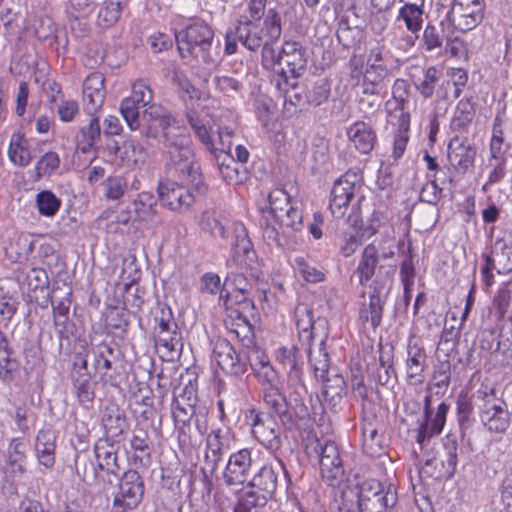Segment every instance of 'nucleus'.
Listing matches in <instances>:
<instances>
[{"label":"nucleus","mask_w":512,"mask_h":512,"mask_svg":"<svg viewBox=\"0 0 512 512\" xmlns=\"http://www.w3.org/2000/svg\"><path fill=\"white\" fill-rule=\"evenodd\" d=\"M142 118L146 123L141 130L144 137L156 139L161 130L167 165L187 176L188 183L197 191H204L202 172L195 159L192 140L171 113L163 106L152 103L145 108Z\"/></svg>","instance_id":"1"},{"label":"nucleus","mask_w":512,"mask_h":512,"mask_svg":"<svg viewBox=\"0 0 512 512\" xmlns=\"http://www.w3.org/2000/svg\"><path fill=\"white\" fill-rule=\"evenodd\" d=\"M232 232L235 241L232 243L231 258L227 260L229 271L225 284L230 283L237 291L236 298L242 305L243 312H253L256 292H260L257 255L242 223H234Z\"/></svg>","instance_id":"2"},{"label":"nucleus","mask_w":512,"mask_h":512,"mask_svg":"<svg viewBox=\"0 0 512 512\" xmlns=\"http://www.w3.org/2000/svg\"><path fill=\"white\" fill-rule=\"evenodd\" d=\"M268 208L262 210L260 222L263 237L268 245L282 246V240L303 228V216L286 190L276 188L268 195Z\"/></svg>","instance_id":"3"},{"label":"nucleus","mask_w":512,"mask_h":512,"mask_svg":"<svg viewBox=\"0 0 512 512\" xmlns=\"http://www.w3.org/2000/svg\"><path fill=\"white\" fill-rule=\"evenodd\" d=\"M177 48L182 59L193 58L208 67L215 66L219 53L213 46L214 31L204 22L196 21L176 32Z\"/></svg>","instance_id":"4"},{"label":"nucleus","mask_w":512,"mask_h":512,"mask_svg":"<svg viewBox=\"0 0 512 512\" xmlns=\"http://www.w3.org/2000/svg\"><path fill=\"white\" fill-rule=\"evenodd\" d=\"M295 324L298 330V343L294 352H323L328 335V322L321 315H316L312 306L298 303L294 310Z\"/></svg>","instance_id":"5"},{"label":"nucleus","mask_w":512,"mask_h":512,"mask_svg":"<svg viewBox=\"0 0 512 512\" xmlns=\"http://www.w3.org/2000/svg\"><path fill=\"white\" fill-rule=\"evenodd\" d=\"M166 167L170 171L176 173L183 182V184H179L171 180L159 182L157 187V193L162 205L174 212L181 213L189 210V208L195 202V196L193 194V191L197 192L200 195L206 193L207 185L205 181H203L205 185V190L202 192L197 191L194 187H192V185L188 183L187 176H183L182 174H180V172L176 171L174 168L169 167L167 164ZM202 180H204L203 177Z\"/></svg>","instance_id":"6"},{"label":"nucleus","mask_w":512,"mask_h":512,"mask_svg":"<svg viewBox=\"0 0 512 512\" xmlns=\"http://www.w3.org/2000/svg\"><path fill=\"white\" fill-rule=\"evenodd\" d=\"M319 458L320 473L330 486H338L345 477V468L339 446L332 440L315 439L308 449Z\"/></svg>","instance_id":"7"},{"label":"nucleus","mask_w":512,"mask_h":512,"mask_svg":"<svg viewBox=\"0 0 512 512\" xmlns=\"http://www.w3.org/2000/svg\"><path fill=\"white\" fill-rule=\"evenodd\" d=\"M348 499L357 498L356 505L363 512H384L396 503V492L388 489L385 493L377 480H367L357 485L356 492H346Z\"/></svg>","instance_id":"8"},{"label":"nucleus","mask_w":512,"mask_h":512,"mask_svg":"<svg viewBox=\"0 0 512 512\" xmlns=\"http://www.w3.org/2000/svg\"><path fill=\"white\" fill-rule=\"evenodd\" d=\"M153 92L145 80H137L132 85L130 97L125 98L120 106V112L131 130L140 128L139 108L149 106Z\"/></svg>","instance_id":"9"},{"label":"nucleus","mask_w":512,"mask_h":512,"mask_svg":"<svg viewBox=\"0 0 512 512\" xmlns=\"http://www.w3.org/2000/svg\"><path fill=\"white\" fill-rule=\"evenodd\" d=\"M482 19L483 5L480 0H455L446 15V20L461 32L474 29Z\"/></svg>","instance_id":"10"},{"label":"nucleus","mask_w":512,"mask_h":512,"mask_svg":"<svg viewBox=\"0 0 512 512\" xmlns=\"http://www.w3.org/2000/svg\"><path fill=\"white\" fill-rule=\"evenodd\" d=\"M26 445L20 438L10 440L6 451L0 453V471L7 481H19L26 473Z\"/></svg>","instance_id":"11"},{"label":"nucleus","mask_w":512,"mask_h":512,"mask_svg":"<svg viewBox=\"0 0 512 512\" xmlns=\"http://www.w3.org/2000/svg\"><path fill=\"white\" fill-rule=\"evenodd\" d=\"M359 188L360 181L356 173H345L334 182L329 201V210L333 217L339 219L345 215Z\"/></svg>","instance_id":"12"},{"label":"nucleus","mask_w":512,"mask_h":512,"mask_svg":"<svg viewBox=\"0 0 512 512\" xmlns=\"http://www.w3.org/2000/svg\"><path fill=\"white\" fill-rule=\"evenodd\" d=\"M254 464L251 449L243 448L231 453L223 472L225 484L237 488L246 483L252 475Z\"/></svg>","instance_id":"13"},{"label":"nucleus","mask_w":512,"mask_h":512,"mask_svg":"<svg viewBox=\"0 0 512 512\" xmlns=\"http://www.w3.org/2000/svg\"><path fill=\"white\" fill-rule=\"evenodd\" d=\"M480 419L491 432L504 433L510 426V416L504 401L493 393L486 394L480 407Z\"/></svg>","instance_id":"14"},{"label":"nucleus","mask_w":512,"mask_h":512,"mask_svg":"<svg viewBox=\"0 0 512 512\" xmlns=\"http://www.w3.org/2000/svg\"><path fill=\"white\" fill-rule=\"evenodd\" d=\"M280 68L275 76L283 74L292 79L300 78L307 68L306 49L297 41H285L281 47Z\"/></svg>","instance_id":"15"},{"label":"nucleus","mask_w":512,"mask_h":512,"mask_svg":"<svg viewBox=\"0 0 512 512\" xmlns=\"http://www.w3.org/2000/svg\"><path fill=\"white\" fill-rule=\"evenodd\" d=\"M252 433L254 437L263 445L267 450L275 452L281 445L280 429L269 415L250 411Z\"/></svg>","instance_id":"16"},{"label":"nucleus","mask_w":512,"mask_h":512,"mask_svg":"<svg viewBox=\"0 0 512 512\" xmlns=\"http://www.w3.org/2000/svg\"><path fill=\"white\" fill-rule=\"evenodd\" d=\"M144 495V481L136 470H128L120 478L114 500L128 509H136Z\"/></svg>","instance_id":"17"},{"label":"nucleus","mask_w":512,"mask_h":512,"mask_svg":"<svg viewBox=\"0 0 512 512\" xmlns=\"http://www.w3.org/2000/svg\"><path fill=\"white\" fill-rule=\"evenodd\" d=\"M448 161L455 171L465 173L474 166L476 148L470 144L467 138L455 135L448 143Z\"/></svg>","instance_id":"18"},{"label":"nucleus","mask_w":512,"mask_h":512,"mask_svg":"<svg viewBox=\"0 0 512 512\" xmlns=\"http://www.w3.org/2000/svg\"><path fill=\"white\" fill-rule=\"evenodd\" d=\"M370 289L369 303L368 305H362L360 319L363 322H370L371 326L375 329L381 324L385 299L388 293L384 292L383 285L377 280L372 281Z\"/></svg>","instance_id":"19"},{"label":"nucleus","mask_w":512,"mask_h":512,"mask_svg":"<svg viewBox=\"0 0 512 512\" xmlns=\"http://www.w3.org/2000/svg\"><path fill=\"white\" fill-rule=\"evenodd\" d=\"M105 100L104 77L101 73L90 74L83 83V103L88 114H95Z\"/></svg>","instance_id":"20"},{"label":"nucleus","mask_w":512,"mask_h":512,"mask_svg":"<svg viewBox=\"0 0 512 512\" xmlns=\"http://www.w3.org/2000/svg\"><path fill=\"white\" fill-rule=\"evenodd\" d=\"M94 454L98 468L106 472L107 482L112 484L111 476L118 478L120 471L116 446L108 440L99 439L95 443Z\"/></svg>","instance_id":"21"},{"label":"nucleus","mask_w":512,"mask_h":512,"mask_svg":"<svg viewBox=\"0 0 512 512\" xmlns=\"http://www.w3.org/2000/svg\"><path fill=\"white\" fill-rule=\"evenodd\" d=\"M428 403H429V397H426V404H425V421L420 425L418 435H417V442L420 445H423L426 440H429L430 438L439 435L445 425L446 422V415L449 409V406L442 402L438 405L437 411L433 418H431V412L428 409Z\"/></svg>","instance_id":"22"},{"label":"nucleus","mask_w":512,"mask_h":512,"mask_svg":"<svg viewBox=\"0 0 512 512\" xmlns=\"http://www.w3.org/2000/svg\"><path fill=\"white\" fill-rule=\"evenodd\" d=\"M227 433L221 428L213 429L206 437L205 463L214 471L223 455L229 450Z\"/></svg>","instance_id":"23"},{"label":"nucleus","mask_w":512,"mask_h":512,"mask_svg":"<svg viewBox=\"0 0 512 512\" xmlns=\"http://www.w3.org/2000/svg\"><path fill=\"white\" fill-rule=\"evenodd\" d=\"M272 83L283 94L285 104L289 103L295 107L308 105L307 93L300 88L297 79L286 77L282 73L280 76H273Z\"/></svg>","instance_id":"24"},{"label":"nucleus","mask_w":512,"mask_h":512,"mask_svg":"<svg viewBox=\"0 0 512 512\" xmlns=\"http://www.w3.org/2000/svg\"><path fill=\"white\" fill-rule=\"evenodd\" d=\"M220 213L215 210H206L201 217V229L208 232L214 238L228 240L231 237V244L235 241L232 226Z\"/></svg>","instance_id":"25"},{"label":"nucleus","mask_w":512,"mask_h":512,"mask_svg":"<svg viewBox=\"0 0 512 512\" xmlns=\"http://www.w3.org/2000/svg\"><path fill=\"white\" fill-rule=\"evenodd\" d=\"M254 22L249 20L247 16H241L236 27L239 41L251 51L259 49L266 40L263 30Z\"/></svg>","instance_id":"26"},{"label":"nucleus","mask_w":512,"mask_h":512,"mask_svg":"<svg viewBox=\"0 0 512 512\" xmlns=\"http://www.w3.org/2000/svg\"><path fill=\"white\" fill-rule=\"evenodd\" d=\"M323 388L322 393L324 402L334 412L341 408L344 395H346V384L343 376L334 371L332 376L322 380Z\"/></svg>","instance_id":"27"},{"label":"nucleus","mask_w":512,"mask_h":512,"mask_svg":"<svg viewBox=\"0 0 512 512\" xmlns=\"http://www.w3.org/2000/svg\"><path fill=\"white\" fill-rule=\"evenodd\" d=\"M89 115L90 118L88 123L81 126L76 134L77 149L82 153H88L92 150L97 151V143L101 139L99 118L94 114Z\"/></svg>","instance_id":"28"},{"label":"nucleus","mask_w":512,"mask_h":512,"mask_svg":"<svg viewBox=\"0 0 512 512\" xmlns=\"http://www.w3.org/2000/svg\"><path fill=\"white\" fill-rule=\"evenodd\" d=\"M347 136L354 147L363 154H368L374 148L376 134L370 125L358 121L347 129Z\"/></svg>","instance_id":"29"},{"label":"nucleus","mask_w":512,"mask_h":512,"mask_svg":"<svg viewBox=\"0 0 512 512\" xmlns=\"http://www.w3.org/2000/svg\"><path fill=\"white\" fill-rule=\"evenodd\" d=\"M406 83L403 80H396L393 86V96L396 100L394 111L390 114L391 121L397 120L398 131L401 133H408L410 126V114L405 111L404 94Z\"/></svg>","instance_id":"30"},{"label":"nucleus","mask_w":512,"mask_h":512,"mask_svg":"<svg viewBox=\"0 0 512 512\" xmlns=\"http://www.w3.org/2000/svg\"><path fill=\"white\" fill-rule=\"evenodd\" d=\"M251 488L258 489L262 496L268 500L277 488V475L271 466L264 465L247 481Z\"/></svg>","instance_id":"31"},{"label":"nucleus","mask_w":512,"mask_h":512,"mask_svg":"<svg viewBox=\"0 0 512 512\" xmlns=\"http://www.w3.org/2000/svg\"><path fill=\"white\" fill-rule=\"evenodd\" d=\"M380 256L375 245H367L361 254L355 273L358 275L359 283L366 284L372 279L378 267Z\"/></svg>","instance_id":"32"},{"label":"nucleus","mask_w":512,"mask_h":512,"mask_svg":"<svg viewBox=\"0 0 512 512\" xmlns=\"http://www.w3.org/2000/svg\"><path fill=\"white\" fill-rule=\"evenodd\" d=\"M55 435L51 430H41L36 436V455L41 465L53 467L55 463Z\"/></svg>","instance_id":"33"},{"label":"nucleus","mask_w":512,"mask_h":512,"mask_svg":"<svg viewBox=\"0 0 512 512\" xmlns=\"http://www.w3.org/2000/svg\"><path fill=\"white\" fill-rule=\"evenodd\" d=\"M263 401L272 413L276 414L283 423L290 420L286 397L281 393L278 384L263 388Z\"/></svg>","instance_id":"34"},{"label":"nucleus","mask_w":512,"mask_h":512,"mask_svg":"<svg viewBox=\"0 0 512 512\" xmlns=\"http://www.w3.org/2000/svg\"><path fill=\"white\" fill-rule=\"evenodd\" d=\"M474 117V104L469 99H461L455 108L450 128L456 133H466Z\"/></svg>","instance_id":"35"},{"label":"nucleus","mask_w":512,"mask_h":512,"mask_svg":"<svg viewBox=\"0 0 512 512\" xmlns=\"http://www.w3.org/2000/svg\"><path fill=\"white\" fill-rule=\"evenodd\" d=\"M423 7L424 3L421 0L419 2H407L403 7L400 8L398 14V20H403L406 26V29L412 34H416L421 30L422 22H423Z\"/></svg>","instance_id":"36"},{"label":"nucleus","mask_w":512,"mask_h":512,"mask_svg":"<svg viewBox=\"0 0 512 512\" xmlns=\"http://www.w3.org/2000/svg\"><path fill=\"white\" fill-rule=\"evenodd\" d=\"M154 345L156 350L164 349L168 352H183L184 347L178 327L154 330Z\"/></svg>","instance_id":"37"},{"label":"nucleus","mask_w":512,"mask_h":512,"mask_svg":"<svg viewBox=\"0 0 512 512\" xmlns=\"http://www.w3.org/2000/svg\"><path fill=\"white\" fill-rule=\"evenodd\" d=\"M101 186L107 200L117 201L129 191V177L121 174L110 175L102 182Z\"/></svg>","instance_id":"38"},{"label":"nucleus","mask_w":512,"mask_h":512,"mask_svg":"<svg viewBox=\"0 0 512 512\" xmlns=\"http://www.w3.org/2000/svg\"><path fill=\"white\" fill-rule=\"evenodd\" d=\"M8 156L12 163L20 167H25L30 163L31 155L28 148V141L22 134L14 133L11 136Z\"/></svg>","instance_id":"39"},{"label":"nucleus","mask_w":512,"mask_h":512,"mask_svg":"<svg viewBox=\"0 0 512 512\" xmlns=\"http://www.w3.org/2000/svg\"><path fill=\"white\" fill-rule=\"evenodd\" d=\"M102 423L106 432L112 437L122 434L127 426L124 412L116 406H110L105 409Z\"/></svg>","instance_id":"40"},{"label":"nucleus","mask_w":512,"mask_h":512,"mask_svg":"<svg viewBox=\"0 0 512 512\" xmlns=\"http://www.w3.org/2000/svg\"><path fill=\"white\" fill-rule=\"evenodd\" d=\"M493 306L496 309L499 321L507 318L512 321V285L505 284L498 289L494 298Z\"/></svg>","instance_id":"41"},{"label":"nucleus","mask_w":512,"mask_h":512,"mask_svg":"<svg viewBox=\"0 0 512 512\" xmlns=\"http://www.w3.org/2000/svg\"><path fill=\"white\" fill-rule=\"evenodd\" d=\"M248 354H216L219 367L227 374L239 375L246 369Z\"/></svg>","instance_id":"42"},{"label":"nucleus","mask_w":512,"mask_h":512,"mask_svg":"<svg viewBox=\"0 0 512 512\" xmlns=\"http://www.w3.org/2000/svg\"><path fill=\"white\" fill-rule=\"evenodd\" d=\"M123 9L122 0H106L104 1L99 13L98 22L103 27H110L117 23L120 19Z\"/></svg>","instance_id":"43"},{"label":"nucleus","mask_w":512,"mask_h":512,"mask_svg":"<svg viewBox=\"0 0 512 512\" xmlns=\"http://www.w3.org/2000/svg\"><path fill=\"white\" fill-rule=\"evenodd\" d=\"M440 74L435 67H429L423 71L422 77L413 76L414 85L423 97L429 98L433 95Z\"/></svg>","instance_id":"44"},{"label":"nucleus","mask_w":512,"mask_h":512,"mask_svg":"<svg viewBox=\"0 0 512 512\" xmlns=\"http://www.w3.org/2000/svg\"><path fill=\"white\" fill-rule=\"evenodd\" d=\"M156 198L151 192H141L133 201L134 212L140 220L156 215Z\"/></svg>","instance_id":"45"},{"label":"nucleus","mask_w":512,"mask_h":512,"mask_svg":"<svg viewBox=\"0 0 512 512\" xmlns=\"http://www.w3.org/2000/svg\"><path fill=\"white\" fill-rule=\"evenodd\" d=\"M36 206L40 215L53 217L60 209L61 200L52 191L43 190L36 195Z\"/></svg>","instance_id":"46"},{"label":"nucleus","mask_w":512,"mask_h":512,"mask_svg":"<svg viewBox=\"0 0 512 512\" xmlns=\"http://www.w3.org/2000/svg\"><path fill=\"white\" fill-rule=\"evenodd\" d=\"M263 30L266 40L278 41L282 34V21L280 14L273 8L264 14Z\"/></svg>","instance_id":"47"},{"label":"nucleus","mask_w":512,"mask_h":512,"mask_svg":"<svg viewBox=\"0 0 512 512\" xmlns=\"http://www.w3.org/2000/svg\"><path fill=\"white\" fill-rule=\"evenodd\" d=\"M277 41L265 40L261 46V65L263 69L273 71L276 75L280 68L281 49H276L274 44Z\"/></svg>","instance_id":"48"},{"label":"nucleus","mask_w":512,"mask_h":512,"mask_svg":"<svg viewBox=\"0 0 512 512\" xmlns=\"http://www.w3.org/2000/svg\"><path fill=\"white\" fill-rule=\"evenodd\" d=\"M195 413L194 406L191 404L183 405L179 398H176L173 407L172 414L175 422V427L180 434H185V428L189 426L190 421Z\"/></svg>","instance_id":"49"},{"label":"nucleus","mask_w":512,"mask_h":512,"mask_svg":"<svg viewBox=\"0 0 512 512\" xmlns=\"http://www.w3.org/2000/svg\"><path fill=\"white\" fill-rule=\"evenodd\" d=\"M267 503L265 496L259 492L249 490L242 493L234 506V512H251L252 509L263 507Z\"/></svg>","instance_id":"50"},{"label":"nucleus","mask_w":512,"mask_h":512,"mask_svg":"<svg viewBox=\"0 0 512 512\" xmlns=\"http://www.w3.org/2000/svg\"><path fill=\"white\" fill-rule=\"evenodd\" d=\"M95 382L90 378L89 374L81 375L73 382L74 393L82 405L91 403L95 397Z\"/></svg>","instance_id":"51"},{"label":"nucleus","mask_w":512,"mask_h":512,"mask_svg":"<svg viewBox=\"0 0 512 512\" xmlns=\"http://www.w3.org/2000/svg\"><path fill=\"white\" fill-rule=\"evenodd\" d=\"M308 105L320 106L325 103L330 95V83L327 79L321 78L313 83L307 90Z\"/></svg>","instance_id":"52"},{"label":"nucleus","mask_w":512,"mask_h":512,"mask_svg":"<svg viewBox=\"0 0 512 512\" xmlns=\"http://www.w3.org/2000/svg\"><path fill=\"white\" fill-rule=\"evenodd\" d=\"M233 130L228 127L219 128L218 130V144L214 142V152H212L216 158H220L221 155L227 158L228 161L234 162L233 157L230 155L232 149V137Z\"/></svg>","instance_id":"53"},{"label":"nucleus","mask_w":512,"mask_h":512,"mask_svg":"<svg viewBox=\"0 0 512 512\" xmlns=\"http://www.w3.org/2000/svg\"><path fill=\"white\" fill-rule=\"evenodd\" d=\"M422 41L426 51L441 48L444 42L443 28L428 24L424 29Z\"/></svg>","instance_id":"54"},{"label":"nucleus","mask_w":512,"mask_h":512,"mask_svg":"<svg viewBox=\"0 0 512 512\" xmlns=\"http://www.w3.org/2000/svg\"><path fill=\"white\" fill-rule=\"evenodd\" d=\"M53 306L54 324L60 333L68 330L70 299L63 298L57 305Z\"/></svg>","instance_id":"55"},{"label":"nucleus","mask_w":512,"mask_h":512,"mask_svg":"<svg viewBox=\"0 0 512 512\" xmlns=\"http://www.w3.org/2000/svg\"><path fill=\"white\" fill-rule=\"evenodd\" d=\"M154 330L177 328L172 309L166 304H158L154 316Z\"/></svg>","instance_id":"56"},{"label":"nucleus","mask_w":512,"mask_h":512,"mask_svg":"<svg viewBox=\"0 0 512 512\" xmlns=\"http://www.w3.org/2000/svg\"><path fill=\"white\" fill-rule=\"evenodd\" d=\"M310 362L313 365L314 373L316 378L324 380L332 376L334 371H338L337 368L330 366L329 354H310Z\"/></svg>","instance_id":"57"},{"label":"nucleus","mask_w":512,"mask_h":512,"mask_svg":"<svg viewBox=\"0 0 512 512\" xmlns=\"http://www.w3.org/2000/svg\"><path fill=\"white\" fill-rule=\"evenodd\" d=\"M82 365L87 373H92V370L88 368L91 364L94 373L105 374L111 367V362L105 357V354H85V357L81 359Z\"/></svg>","instance_id":"58"},{"label":"nucleus","mask_w":512,"mask_h":512,"mask_svg":"<svg viewBox=\"0 0 512 512\" xmlns=\"http://www.w3.org/2000/svg\"><path fill=\"white\" fill-rule=\"evenodd\" d=\"M363 447L365 452L373 455L376 451L374 447H380V436L377 427L372 423H364L362 426Z\"/></svg>","instance_id":"59"},{"label":"nucleus","mask_w":512,"mask_h":512,"mask_svg":"<svg viewBox=\"0 0 512 512\" xmlns=\"http://www.w3.org/2000/svg\"><path fill=\"white\" fill-rule=\"evenodd\" d=\"M60 165V158L56 152L49 151L45 153L36 165L38 176L50 175Z\"/></svg>","instance_id":"60"},{"label":"nucleus","mask_w":512,"mask_h":512,"mask_svg":"<svg viewBox=\"0 0 512 512\" xmlns=\"http://www.w3.org/2000/svg\"><path fill=\"white\" fill-rule=\"evenodd\" d=\"M129 148L134 149L133 145H129ZM104 153L107 154L111 162L117 158L121 161H125L128 159V146L125 143L121 145L115 139L108 137L105 143Z\"/></svg>","instance_id":"61"},{"label":"nucleus","mask_w":512,"mask_h":512,"mask_svg":"<svg viewBox=\"0 0 512 512\" xmlns=\"http://www.w3.org/2000/svg\"><path fill=\"white\" fill-rule=\"evenodd\" d=\"M442 197V188L438 186L436 180L427 182L421 189L419 199L422 202L436 205Z\"/></svg>","instance_id":"62"},{"label":"nucleus","mask_w":512,"mask_h":512,"mask_svg":"<svg viewBox=\"0 0 512 512\" xmlns=\"http://www.w3.org/2000/svg\"><path fill=\"white\" fill-rule=\"evenodd\" d=\"M297 269L300 275L311 283H317L324 279V273L316 267L309 265L303 258H297Z\"/></svg>","instance_id":"63"},{"label":"nucleus","mask_w":512,"mask_h":512,"mask_svg":"<svg viewBox=\"0 0 512 512\" xmlns=\"http://www.w3.org/2000/svg\"><path fill=\"white\" fill-rule=\"evenodd\" d=\"M215 83L218 90L227 96H233L242 88V83L239 80L229 76H217L215 77Z\"/></svg>","instance_id":"64"}]
</instances>
